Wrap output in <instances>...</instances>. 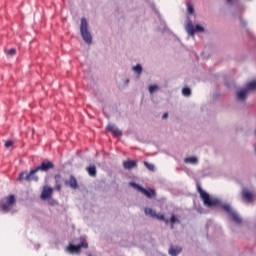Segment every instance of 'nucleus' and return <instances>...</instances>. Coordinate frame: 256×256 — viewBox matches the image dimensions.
<instances>
[{"label":"nucleus","instance_id":"obj_4","mask_svg":"<svg viewBox=\"0 0 256 256\" xmlns=\"http://www.w3.org/2000/svg\"><path fill=\"white\" fill-rule=\"evenodd\" d=\"M33 169L27 173V172H21L18 177V181H39V176L35 175V173H32Z\"/></svg>","mask_w":256,"mask_h":256},{"label":"nucleus","instance_id":"obj_2","mask_svg":"<svg viewBox=\"0 0 256 256\" xmlns=\"http://www.w3.org/2000/svg\"><path fill=\"white\" fill-rule=\"evenodd\" d=\"M87 27H88L87 19L82 18L81 25H80V32L82 35V39L85 41V43H88V45H91L93 38L91 37V33L89 32V29Z\"/></svg>","mask_w":256,"mask_h":256},{"label":"nucleus","instance_id":"obj_29","mask_svg":"<svg viewBox=\"0 0 256 256\" xmlns=\"http://www.w3.org/2000/svg\"><path fill=\"white\" fill-rule=\"evenodd\" d=\"M194 12H195V9L193 8V6L192 5H188V13L190 15H193Z\"/></svg>","mask_w":256,"mask_h":256},{"label":"nucleus","instance_id":"obj_16","mask_svg":"<svg viewBox=\"0 0 256 256\" xmlns=\"http://www.w3.org/2000/svg\"><path fill=\"white\" fill-rule=\"evenodd\" d=\"M86 171L90 177H96L97 175V167L95 165H91L86 168Z\"/></svg>","mask_w":256,"mask_h":256},{"label":"nucleus","instance_id":"obj_14","mask_svg":"<svg viewBox=\"0 0 256 256\" xmlns=\"http://www.w3.org/2000/svg\"><path fill=\"white\" fill-rule=\"evenodd\" d=\"M124 169H134V167H137V162L135 160H127L123 162Z\"/></svg>","mask_w":256,"mask_h":256},{"label":"nucleus","instance_id":"obj_6","mask_svg":"<svg viewBox=\"0 0 256 256\" xmlns=\"http://www.w3.org/2000/svg\"><path fill=\"white\" fill-rule=\"evenodd\" d=\"M55 168V164L51 161H43L40 166L33 169L32 173H37L39 171L47 172Z\"/></svg>","mask_w":256,"mask_h":256},{"label":"nucleus","instance_id":"obj_25","mask_svg":"<svg viewBox=\"0 0 256 256\" xmlns=\"http://www.w3.org/2000/svg\"><path fill=\"white\" fill-rule=\"evenodd\" d=\"M7 55H10V57H13V55L17 54V50L15 48H12L10 50L6 51Z\"/></svg>","mask_w":256,"mask_h":256},{"label":"nucleus","instance_id":"obj_12","mask_svg":"<svg viewBox=\"0 0 256 256\" xmlns=\"http://www.w3.org/2000/svg\"><path fill=\"white\" fill-rule=\"evenodd\" d=\"M65 185H69L71 189H79V184H77V178L71 175L68 181H65Z\"/></svg>","mask_w":256,"mask_h":256},{"label":"nucleus","instance_id":"obj_13","mask_svg":"<svg viewBox=\"0 0 256 256\" xmlns=\"http://www.w3.org/2000/svg\"><path fill=\"white\" fill-rule=\"evenodd\" d=\"M247 95H249V90H247V88L236 93V97L239 101H245V99H247Z\"/></svg>","mask_w":256,"mask_h":256},{"label":"nucleus","instance_id":"obj_21","mask_svg":"<svg viewBox=\"0 0 256 256\" xmlns=\"http://www.w3.org/2000/svg\"><path fill=\"white\" fill-rule=\"evenodd\" d=\"M133 71L138 73V75H141V73L143 72V67L140 64H137L136 66L133 67Z\"/></svg>","mask_w":256,"mask_h":256},{"label":"nucleus","instance_id":"obj_15","mask_svg":"<svg viewBox=\"0 0 256 256\" xmlns=\"http://www.w3.org/2000/svg\"><path fill=\"white\" fill-rule=\"evenodd\" d=\"M181 251H183V249L181 247H179V246H176V247L171 246L169 248V255L178 256L179 253H181Z\"/></svg>","mask_w":256,"mask_h":256},{"label":"nucleus","instance_id":"obj_23","mask_svg":"<svg viewBox=\"0 0 256 256\" xmlns=\"http://www.w3.org/2000/svg\"><path fill=\"white\" fill-rule=\"evenodd\" d=\"M144 165L145 167L149 170V171H155V165L147 162V161H144Z\"/></svg>","mask_w":256,"mask_h":256},{"label":"nucleus","instance_id":"obj_19","mask_svg":"<svg viewBox=\"0 0 256 256\" xmlns=\"http://www.w3.org/2000/svg\"><path fill=\"white\" fill-rule=\"evenodd\" d=\"M246 90L248 91V93L250 91H255L256 90V81L253 80V81H250L246 84Z\"/></svg>","mask_w":256,"mask_h":256},{"label":"nucleus","instance_id":"obj_28","mask_svg":"<svg viewBox=\"0 0 256 256\" xmlns=\"http://www.w3.org/2000/svg\"><path fill=\"white\" fill-rule=\"evenodd\" d=\"M5 147H6L7 149H9V147H13V141H11V140L6 141V142H5Z\"/></svg>","mask_w":256,"mask_h":256},{"label":"nucleus","instance_id":"obj_9","mask_svg":"<svg viewBox=\"0 0 256 256\" xmlns=\"http://www.w3.org/2000/svg\"><path fill=\"white\" fill-rule=\"evenodd\" d=\"M242 199L246 203H253V201H255V194L251 190L243 189L242 190Z\"/></svg>","mask_w":256,"mask_h":256},{"label":"nucleus","instance_id":"obj_5","mask_svg":"<svg viewBox=\"0 0 256 256\" xmlns=\"http://www.w3.org/2000/svg\"><path fill=\"white\" fill-rule=\"evenodd\" d=\"M6 203H1L0 202V208L2 209V211H11V208L13 207V205H15V196L14 195H9L6 198Z\"/></svg>","mask_w":256,"mask_h":256},{"label":"nucleus","instance_id":"obj_1","mask_svg":"<svg viewBox=\"0 0 256 256\" xmlns=\"http://www.w3.org/2000/svg\"><path fill=\"white\" fill-rule=\"evenodd\" d=\"M197 191L202 199L205 207L213 208V207H221L228 215H230L232 221L236 223V225H243V219L239 216L237 212L233 210L230 204H221V200L219 198H213L209 193L204 191L201 188V185L197 184Z\"/></svg>","mask_w":256,"mask_h":256},{"label":"nucleus","instance_id":"obj_22","mask_svg":"<svg viewBox=\"0 0 256 256\" xmlns=\"http://www.w3.org/2000/svg\"><path fill=\"white\" fill-rule=\"evenodd\" d=\"M182 95H184V97H189L191 95V89L187 87L183 88Z\"/></svg>","mask_w":256,"mask_h":256},{"label":"nucleus","instance_id":"obj_18","mask_svg":"<svg viewBox=\"0 0 256 256\" xmlns=\"http://www.w3.org/2000/svg\"><path fill=\"white\" fill-rule=\"evenodd\" d=\"M184 163H190V165H197L199 163V160L197 157L192 156L184 159Z\"/></svg>","mask_w":256,"mask_h":256},{"label":"nucleus","instance_id":"obj_24","mask_svg":"<svg viewBox=\"0 0 256 256\" xmlns=\"http://www.w3.org/2000/svg\"><path fill=\"white\" fill-rule=\"evenodd\" d=\"M155 219H158L159 221H164L165 223H169V220L165 219V215L163 214H156Z\"/></svg>","mask_w":256,"mask_h":256},{"label":"nucleus","instance_id":"obj_20","mask_svg":"<svg viewBox=\"0 0 256 256\" xmlns=\"http://www.w3.org/2000/svg\"><path fill=\"white\" fill-rule=\"evenodd\" d=\"M145 213H146V215H149V217H152L153 219H155V217H157V212H155V210H153V208H145Z\"/></svg>","mask_w":256,"mask_h":256},{"label":"nucleus","instance_id":"obj_3","mask_svg":"<svg viewBox=\"0 0 256 256\" xmlns=\"http://www.w3.org/2000/svg\"><path fill=\"white\" fill-rule=\"evenodd\" d=\"M130 187H133L140 193H143V195H145V197H147V199H155V197L157 195L155 193V190H153L151 188L145 189V188H143V186H140L139 184H137L135 182H130Z\"/></svg>","mask_w":256,"mask_h":256},{"label":"nucleus","instance_id":"obj_7","mask_svg":"<svg viewBox=\"0 0 256 256\" xmlns=\"http://www.w3.org/2000/svg\"><path fill=\"white\" fill-rule=\"evenodd\" d=\"M186 30L188 35H191V37H194L196 32L202 33V31H205L204 28L200 25L194 26L193 23L189 22L186 26Z\"/></svg>","mask_w":256,"mask_h":256},{"label":"nucleus","instance_id":"obj_27","mask_svg":"<svg viewBox=\"0 0 256 256\" xmlns=\"http://www.w3.org/2000/svg\"><path fill=\"white\" fill-rule=\"evenodd\" d=\"M156 89H158L157 85H151L149 86V93H155Z\"/></svg>","mask_w":256,"mask_h":256},{"label":"nucleus","instance_id":"obj_30","mask_svg":"<svg viewBox=\"0 0 256 256\" xmlns=\"http://www.w3.org/2000/svg\"><path fill=\"white\" fill-rule=\"evenodd\" d=\"M167 117H169V114L168 113H164L163 116H162V119H167Z\"/></svg>","mask_w":256,"mask_h":256},{"label":"nucleus","instance_id":"obj_26","mask_svg":"<svg viewBox=\"0 0 256 256\" xmlns=\"http://www.w3.org/2000/svg\"><path fill=\"white\" fill-rule=\"evenodd\" d=\"M170 222H171L172 224H174V223H179V220H178V218L175 216V214H172V216H171V218H170Z\"/></svg>","mask_w":256,"mask_h":256},{"label":"nucleus","instance_id":"obj_8","mask_svg":"<svg viewBox=\"0 0 256 256\" xmlns=\"http://www.w3.org/2000/svg\"><path fill=\"white\" fill-rule=\"evenodd\" d=\"M87 247H89V244H87L85 241H82L78 245L70 244L67 249L69 253H79L81 249H87Z\"/></svg>","mask_w":256,"mask_h":256},{"label":"nucleus","instance_id":"obj_11","mask_svg":"<svg viewBox=\"0 0 256 256\" xmlns=\"http://www.w3.org/2000/svg\"><path fill=\"white\" fill-rule=\"evenodd\" d=\"M106 130L109 131L110 133H112L115 137H121V135H123V132L121 130H119V128H117V126H115V124H109L106 127Z\"/></svg>","mask_w":256,"mask_h":256},{"label":"nucleus","instance_id":"obj_10","mask_svg":"<svg viewBox=\"0 0 256 256\" xmlns=\"http://www.w3.org/2000/svg\"><path fill=\"white\" fill-rule=\"evenodd\" d=\"M51 195H53V188L49 187V186H44L42 193H41V199L43 201L49 199L51 197Z\"/></svg>","mask_w":256,"mask_h":256},{"label":"nucleus","instance_id":"obj_32","mask_svg":"<svg viewBox=\"0 0 256 256\" xmlns=\"http://www.w3.org/2000/svg\"><path fill=\"white\" fill-rule=\"evenodd\" d=\"M171 229H173V225L171 226Z\"/></svg>","mask_w":256,"mask_h":256},{"label":"nucleus","instance_id":"obj_31","mask_svg":"<svg viewBox=\"0 0 256 256\" xmlns=\"http://www.w3.org/2000/svg\"><path fill=\"white\" fill-rule=\"evenodd\" d=\"M227 3H233V0H226Z\"/></svg>","mask_w":256,"mask_h":256},{"label":"nucleus","instance_id":"obj_17","mask_svg":"<svg viewBox=\"0 0 256 256\" xmlns=\"http://www.w3.org/2000/svg\"><path fill=\"white\" fill-rule=\"evenodd\" d=\"M54 179H55V183H56L54 189L56 191H61V174H56Z\"/></svg>","mask_w":256,"mask_h":256}]
</instances>
